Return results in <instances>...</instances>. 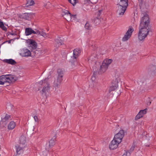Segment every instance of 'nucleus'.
Instances as JSON below:
<instances>
[{"instance_id": "obj_1", "label": "nucleus", "mask_w": 156, "mask_h": 156, "mask_svg": "<svg viewBox=\"0 0 156 156\" xmlns=\"http://www.w3.org/2000/svg\"><path fill=\"white\" fill-rule=\"evenodd\" d=\"M150 29L140 28L138 34V38L140 41H143L148 34Z\"/></svg>"}, {"instance_id": "obj_2", "label": "nucleus", "mask_w": 156, "mask_h": 156, "mask_svg": "<svg viewBox=\"0 0 156 156\" xmlns=\"http://www.w3.org/2000/svg\"><path fill=\"white\" fill-rule=\"evenodd\" d=\"M48 79H45V80H41L39 82L40 84L43 86L42 90V93L43 94H46L49 91L50 89L49 84L48 83Z\"/></svg>"}, {"instance_id": "obj_3", "label": "nucleus", "mask_w": 156, "mask_h": 156, "mask_svg": "<svg viewBox=\"0 0 156 156\" xmlns=\"http://www.w3.org/2000/svg\"><path fill=\"white\" fill-rule=\"evenodd\" d=\"M58 76L55 79L53 83L54 86L55 88L58 87L60 86L63 77V72L61 70H58Z\"/></svg>"}, {"instance_id": "obj_4", "label": "nucleus", "mask_w": 156, "mask_h": 156, "mask_svg": "<svg viewBox=\"0 0 156 156\" xmlns=\"http://www.w3.org/2000/svg\"><path fill=\"white\" fill-rule=\"evenodd\" d=\"M80 53V51L78 49H76L73 50V56L71 57L70 62L72 64L73 62H74V65L75 66H76L78 64L77 62L76 61V59L79 56Z\"/></svg>"}, {"instance_id": "obj_5", "label": "nucleus", "mask_w": 156, "mask_h": 156, "mask_svg": "<svg viewBox=\"0 0 156 156\" xmlns=\"http://www.w3.org/2000/svg\"><path fill=\"white\" fill-rule=\"evenodd\" d=\"M124 131L122 129H120L119 132L114 136L113 139L119 144L122 142V140L124 136Z\"/></svg>"}, {"instance_id": "obj_6", "label": "nucleus", "mask_w": 156, "mask_h": 156, "mask_svg": "<svg viewBox=\"0 0 156 156\" xmlns=\"http://www.w3.org/2000/svg\"><path fill=\"white\" fill-rule=\"evenodd\" d=\"M133 30L134 29L133 27L130 26L124 36L122 38V41H128L131 37Z\"/></svg>"}, {"instance_id": "obj_7", "label": "nucleus", "mask_w": 156, "mask_h": 156, "mask_svg": "<svg viewBox=\"0 0 156 156\" xmlns=\"http://www.w3.org/2000/svg\"><path fill=\"white\" fill-rule=\"evenodd\" d=\"M127 7L118 5L117 7V14L119 16L123 15L126 10Z\"/></svg>"}, {"instance_id": "obj_8", "label": "nucleus", "mask_w": 156, "mask_h": 156, "mask_svg": "<svg viewBox=\"0 0 156 156\" xmlns=\"http://www.w3.org/2000/svg\"><path fill=\"white\" fill-rule=\"evenodd\" d=\"M62 16L67 21H70L72 17H74V16H71L70 13L67 10H64L62 11Z\"/></svg>"}, {"instance_id": "obj_9", "label": "nucleus", "mask_w": 156, "mask_h": 156, "mask_svg": "<svg viewBox=\"0 0 156 156\" xmlns=\"http://www.w3.org/2000/svg\"><path fill=\"white\" fill-rule=\"evenodd\" d=\"M20 54L22 56L28 57L31 55L30 51L27 49H21Z\"/></svg>"}, {"instance_id": "obj_10", "label": "nucleus", "mask_w": 156, "mask_h": 156, "mask_svg": "<svg viewBox=\"0 0 156 156\" xmlns=\"http://www.w3.org/2000/svg\"><path fill=\"white\" fill-rule=\"evenodd\" d=\"M147 108H145L144 109L140 110L136 116L135 118V119L137 120L143 117L144 115L147 113Z\"/></svg>"}, {"instance_id": "obj_11", "label": "nucleus", "mask_w": 156, "mask_h": 156, "mask_svg": "<svg viewBox=\"0 0 156 156\" xmlns=\"http://www.w3.org/2000/svg\"><path fill=\"white\" fill-rule=\"evenodd\" d=\"M119 144V143L113 139L109 144V148L110 150L115 149L118 147Z\"/></svg>"}, {"instance_id": "obj_12", "label": "nucleus", "mask_w": 156, "mask_h": 156, "mask_svg": "<svg viewBox=\"0 0 156 156\" xmlns=\"http://www.w3.org/2000/svg\"><path fill=\"white\" fill-rule=\"evenodd\" d=\"M26 143V138L24 136L20 137L19 140V143L20 146L25 147Z\"/></svg>"}, {"instance_id": "obj_13", "label": "nucleus", "mask_w": 156, "mask_h": 156, "mask_svg": "<svg viewBox=\"0 0 156 156\" xmlns=\"http://www.w3.org/2000/svg\"><path fill=\"white\" fill-rule=\"evenodd\" d=\"M150 21H140V28L150 29L149 24Z\"/></svg>"}, {"instance_id": "obj_14", "label": "nucleus", "mask_w": 156, "mask_h": 156, "mask_svg": "<svg viewBox=\"0 0 156 156\" xmlns=\"http://www.w3.org/2000/svg\"><path fill=\"white\" fill-rule=\"evenodd\" d=\"M7 75H3L1 76V85H4L8 83Z\"/></svg>"}, {"instance_id": "obj_15", "label": "nucleus", "mask_w": 156, "mask_h": 156, "mask_svg": "<svg viewBox=\"0 0 156 156\" xmlns=\"http://www.w3.org/2000/svg\"><path fill=\"white\" fill-rule=\"evenodd\" d=\"M7 77L9 83L14 82L18 79V77L14 75H7Z\"/></svg>"}, {"instance_id": "obj_16", "label": "nucleus", "mask_w": 156, "mask_h": 156, "mask_svg": "<svg viewBox=\"0 0 156 156\" xmlns=\"http://www.w3.org/2000/svg\"><path fill=\"white\" fill-rule=\"evenodd\" d=\"M25 147V146H20L19 145H17L16 146V152L19 154L22 153L23 152V149Z\"/></svg>"}, {"instance_id": "obj_17", "label": "nucleus", "mask_w": 156, "mask_h": 156, "mask_svg": "<svg viewBox=\"0 0 156 156\" xmlns=\"http://www.w3.org/2000/svg\"><path fill=\"white\" fill-rule=\"evenodd\" d=\"M108 68V67L107 66L103 64L102 63L101 66L99 73L100 74H102L105 73Z\"/></svg>"}, {"instance_id": "obj_18", "label": "nucleus", "mask_w": 156, "mask_h": 156, "mask_svg": "<svg viewBox=\"0 0 156 156\" xmlns=\"http://www.w3.org/2000/svg\"><path fill=\"white\" fill-rule=\"evenodd\" d=\"M25 33L26 36H28L32 34H36V31H34L30 28H27L25 29Z\"/></svg>"}, {"instance_id": "obj_19", "label": "nucleus", "mask_w": 156, "mask_h": 156, "mask_svg": "<svg viewBox=\"0 0 156 156\" xmlns=\"http://www.w3.org/2000/svg\"><path fill=\"white\" fill-rule=\"evenodd\" d=\"M118 86V82L116 80H115L114 81V83H112V85L110 87L109 91L110 92L111 91L115 90L117 89Z\"/></svg>"}, {"instance_id": "obj_20", "label": "nucleus", "mask_w": 156, "mask_h": 156, "mask_svg": "<svg viewBox=\"0 0 156 156\" xmlns=\"http://www.w3.org/2000/svg\"><path fill=\"white\" fill-rule=\"evenodd\" d=\"M27 42L30 45V46L32 47L33 48H36L37 44L34 41L31 39H28L27 40Z\"/></svg>"}, {"instance_id": "obj_21", "label": "nucleus", "mask_w": 156, "mask_h": 156, "mask_svg": "<svg viewBox=\"0 0 156 156\" xmlns=\"http://www.w3.org/2000/svg\"><path fill=\"white\" fill-rule=\"evenodd\" d=\"M10 118V116L6 114L2 116L1 121L4 123V124H5L6 123V122Z\"/></svg>"}, {"instance_id": "obj_22", "label": "nucleus", "mask_w": 156, "mask_h": 156, "mask_svg": "<svg viewBox=\"0 0 156 156\" xmlns=\"http://www.w3.org/2000/svg\"><path fill=\"white\" fill-rule=\"evenodd\" d=\"M33 17V15L31 13H25L23 14L22 18L25 20H29Z\"/></svg>"}, {"instance_id": "obj_23", "label": "nucleus", "mask_w": 156, "mask_h": 156, "mask_svg": "<svg viewBox=\"0 0 156 156\" xmlns=\"http://www.w3.org/2000/svg\"><path fill=\"white\" fill-rule=\"evenodd\" d=\"M36 34L38 35H40L44 37H47L48 36V34H46L43 30H41V31L36 30Z\"/></svg>"}, {"instance_id": "obj_24", "label": "nucleus", "mask_w": 156, "mask_h": 156, "mask_svg": "<svg viewBox=\"0 0 156 156\" xmlns=\"http://www.w3.org/2000/svg\"><path fill=\"white\" fill-rule=\"evenodd\" d=\"M91 80L94 85H95L98 83V80L96 78V75L95 73L93 74Z\"/></svg>"}, {"instance_id": "obj_25", "label": "nucleus", "mask_w": 156, "mask_h": 156, "mask_svg": "<svg viewBox=\"0 0 156 156\" xmlns=\"http://www.w3.org/2000/svg\"><path fill=\"white\" fill-rule=\"evenodd\" d=\"M16 126V123L13 121H11L8 125V129L12 130Z\"/></svg>"}, {"instance_id": "obj_26", "label": "nucleus", "mask_w": 156, "mask_h": 156, "mask_svg": "<svg viewBox=\"0 0 156 156\" xmlns=\"http://www.w3.org/2000/svg\"><path fill=\"white\" fill-rule=\"evenodd\" d=\"M112 59H105L103 61L102 63L108 67L109 65L112 63Z\"/></svg>"}, {"instance_id": "obj_27", "label": "nucleus", "mask_w": 156, "mask_h": 156, "mask_svg": "<svg viewBox=\"0 0 156 156\" xmlns=\"http://www.w3.org/2000/svg\"><path fill=\"white\" fill-rule=\"evenodd\" d=\"M3 61L5 62L12 65H15L16 63V61L12 59H5Z\"/></svg>"}, {"instance_id": "obj_28", "label": "nucleus", "mask_w": 156, "mask_h": 156, "mask_svg": "<svg viewBox=\"0 0 156 156\" xmlns=\"http://www.w3.org/2000/svg\"><path fill=\"white\" fill-rule=\"evenodd\" d=\"M128 0H120L119 5L127 7L128 6Z\"/></svg>"}, {"instance_id": "obj_29", "label": "nucleus", "mask_w": 156, "mask_h": 156, "mask_svg": "<svg viewBox=\"0 0 156 156\" xmlns=\"http://www.w3.org/2000/svg\"><path fill=\"white\" fill-rule=\"evenodd\" d=\"M140 21H150L148 15L147 14H144L141 19Z\"/></svg>"}, {"instance_id": "obj_30", "label": "nucleus", "mask_w": 156, "mask_h": 156, "mask_svg": "<svg viewBox=\"0 0 156 156\" xmlns=\"http://www.w3.org/2000/svg\"><path fill=\"white\" fill-rule=\"evenodd\" d=\"M8 27L7 24L5 23H4L2 22H1V28L3 30L6 31L7 30V27Z\"/></svg>"}, {"instance_id": "obj_31", "label": "nucleus", "mask_w": 156, "mask_h": 156, "mask_svg": "<svg viewBox=\"0 0 156 156\" xmlns=\"http://www.w3.org/2000/svg\"><path fill=\"white\" fill-rule=\"evenodd\" d=\"M140 6L141 9H144L148 7L146 3L143 1L140 3Z\"/></svg>"}, {"instance_id": "obj_32", "label": "nucleus", "mask_w": 156, "mask_h": 156, "mask_svg": "<svg viewBox=\"0 0 156 156\" xmlns=\"http://www.w3.org/2000/svg\"><path fill=\"white\" fill-rule=\"evenodd\" d=\"M55 139L54 137L50 140L49 141V145L50 146H52L55 144Z\"/></svg>"}, {"instance_id": "obj_33", "label": "nucleus", "mask_w": 156, "mask_h": 156, "mask_svg": "<svg viewBox=\"0 0 156 156\" xmlns=\"http://www.w3.org/2000/svg\"><path fill=\"white\" fill-rule=\"evenodd\" d=\"M55 42L57 44L58 46L61 45L63 44V42L60 38H58L55 40Z\"/></svg>"}, {"instance_id": "obj_34", "label": "nucleus", "mask_w": 156, "mask_h": 156, "mask_svg": "<svg viewBox=\"0 0 156 156\" xmlns=\"http://www.w3.org/2000/svg\"><path fill=\"white\" fill-rule=\"evenodd\" d=\"M34 2L33 0H27V6H31L33 5Z\"/></svg>"}, {"instance_id": "obj_35", "label": "nucleus", "mask_w": 156, "mask_h": 156, "mask_svg": "<svg viewBox=\"0 0 156 156\" xmlns=\"http://www.w3.org/2000/svg\"><path fill=\"white\" fill-rule=\"evenodd\" d=\"M145 103L148 106L150 105L151 103V101L150 98L149 97L147 98L145 101Z\"/></svg>"}, {"instance_id": "obj_36", "label": "nucleus", "mask_w": 156, "mask_h": 156, "mask_svg": "<svg viewBox=\"0 0 156 156\" xmlns=\"http://www.w3.org/2000/svg\"><path fill=\"white\" fill-rule=\"evenodd\" d=\"M68 1L73 5H74L77 2V0H68Z\"/></svg>"}, {"instance_id": "obj_37", "label": "nucleus", "mask_w": 156, "mask_h": 156, "mask_svg": "<svg viewBox=\"0 0 156 156\" xmlns=\"http://www.w3.org/2000/svg\"><path fill=\"white\" fill-rule=\"evenodd\" d=\"M51 5L49 2H48L47 3H44V6L46 9H48L50 7Z\"/></svg>"}, {"instance_id": "obj_38", "label": "nucleus", "mask_w": 156, "mask_h": 156, "mask_svg": "<svg viewBox=\"0 0 156 156\" xmlns=\"http://www.w3.org/2000/svg\"><path fill=\"white\" fill-rule=\"evenodd\" d=\"M85 27L87 29H90L91 28V26L89 23H87L85 25Z\"/></svg>"}, {"instance_id": "obj_39", "label": "nucleus", "mask_w": 156, "mask_h": 156, "mask_svg": "<svg viewBox=\"0 0 156 156\" xmlns=\"http://www.w3.org/2000/svg\"><path fill=\"white\" fill-rule=\"evenodd\" d=\"M140 85V86H144L146 84V83L145 81H140L138 83Z\"/></svg>"}, {"instance_id": "obj_40", "label": "nucleus", "mask_w": 156, "mask_h": 156, "mask_svg": "<svg viewBox=\"0 0 156 156\" xmlns=\"http://www.w3.org/2000/svg\"><path fill=\"white\" fill-rule=\"evenodd\" d=\"M149 67L151 70L152 71L156 70V67L155 66H151Z\"/></svg>"}, {"instance_id": "obj_41", "label": "nucleus", "mask_w": 156, "mask_h": 156, "mask_svg": "<svg viewBox=\"0 0 156 156\" xmlns=\"http://www.w3.org/2000/svg\"><path fill=\"white\" fill-rule=\"evenodd\" d=\"M130 155V153L129 151L126 152L122 155V156H128Z\"/></svg>"}, {"instance_id": "obj_42", "label": "nucleus", "mask_w": 156, "mask_h": 156, "mask_svg": "<svg viewBox=\"0 0 156 156\" xmlns=\"http://www.w3.org/2000/svg\"><path fill=\"white\" fill-rule=\"evenodd\" d=\"M34 119L35 121L36 122H38V119L37 116H34Z\"/></svg>"}, {"instance_id": "obj_43", "label": "nucleus", "mask_w": 156, "mask_h": 156, "mask_svg": "<svg viewBox=\"0 0 156 156\" xmlns=\"http://www.w3.org/2000/svg\"><path fill=\"white\" fill-rule=\"evenodd\" d=\"M71 16H74V17H72L71 20L70 21H73V20H75L76 18V15H71Z\"/></svg>"}, {"instance_id": "obj_44", "label": "nucleus", "mask_w": 156, "mask_h": 156, "mask_svg": "<svg viewBox=\"0 0 156 156\" xmlns=\"http://www.w3.org/2000/svg\"><path fill=\"white\" fill-rule=\"evenodd\" d=\"M92 57L91 56L88 59V61L90 62L91 61H92Z\"/></svg>"}, {"instance_id": "obj_45", "label": "nucleus", "mask_w": 156, "mask_h": 156, "mask_svg": "<svg viewBox=\"0 0 156 156\" xmlns=\"http://www.w3.org/2000/svg\"><path fill=\"white\" fill-rule=\"evenodd\" d=\"M9 107L10 108L12 109V105L10 104H9Z\"/></svg>"}, {"instance_id": "obj_46", "label": "nucleus", "mask_w": 156, "mask_h": 156, "mask_svg": "<svg viewBox=\"0 0 156 156\" xmlns=\"http://www.w3.org/2000/svg\"><path fill=\"white\" fill-rule=\"evenodd\" d=\"M134 147L133 146L131 148V150H133L134 149Z\"/></svg>"}, {"instance_id": "obj_47", "label": "nucleus", "mask_w": 156, "mask_h": 156, "mask_svg": "<svg viewBox=\"0 0 156 156\" xmlns=\"http://www.w3.org/2000/svg\"><path fill=\"white\" fill-rule=\"evenodd\" d=\"M88 1L90 2V1L89 0H85V2H88Z\"/></svg>"}, {"instance_id": "obj_48", "label": "nucleus", "mask_w": 156, "mask_h": 156, "mask_svg": "<svg viewBox=\"0 0 156 156\" xmlns=\"http://www.w3.org/2000/svg\"><path fill=\"white\" fill-rule=\"evenodd\" d=\"M11 35H14V34H14V33H11L10 34Z\"/></svg>"}, {"instance_id": "obj_49", "label": "nucleus", "mask_w": 156, "mask_h": 156, "mask_svg": "<svg viewBox=\"0 0 156 156\" xmlns=\"http://www.w3.org/2000/svg\"><path fill=\"white\" fill-rule=\"evenodd\" d=\"M135 23L136 24V20H135Z\"/></svg>"}]
</instances>
